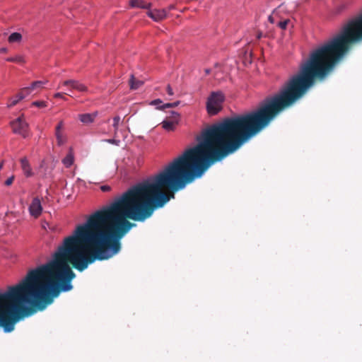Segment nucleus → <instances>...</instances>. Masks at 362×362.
I'll use <instances>...</instances> for the list:
<instances>
[{
	"label": "nucleus",
	"mask_w": 362,
	"mask_h": 362,
	"mask_svg": "<svg viewBox=\"0 0 362 362\" xmlns=\"http://www.w3.org/2000/svg\"><path fill=\"white\" fill-rule=\"evenodd\" d=\"M178 124L177 120H171V121H163L162 122V127L164 129L167 131H173L175 129V127Z\"/></svg>",
	"instance_id": "12"
},
{
	"label": "nucleus",
	"mask_w": 362,
	"mask_h": 362,
	"mask_svg": "<svg viewBox=\"0 0 362 362\" xmlns=\"http://www.w3.org/2000/svg\"><path fill=\"white\" fill-rule=\"evenodd\" d=\"M42 227L45 230H47V228L53 230V228L49 226V223L46 221H42Z\"/></svg>",
	"instance_id": "23"
},
{
	"label": "nucleus",
	"mask_w": 362,
	"mask_h": 362,
	"mask_svg": "<svg viewBox=\"0 0 362 362\" xmlns=\"http://www.w3.org/2000/svg\"><path fill=\"white\" fill-rule=\"evenodd\" d=\"M62 163L66 167H70L74 163V155L69 152L66 156L62 160Z\"/></svg>",
	"instance_id": "14"
},
{
	"label": "nucleus",
	"mask_w": 362,
	"mask_h": 362,
	"mask_svg": "<svg viewBox=\"0 0 362 362\" xmlns=\"http://www.w3.org/2000/svg\"><path fill=\"white\" fill-rule=\"evenodd\" d=\"M47 83V81H37L33 82L30 87H26L23 88V91H28V94H30L33 90L37 89V88H42V86Z\"/></svg>",
	"instance_id": "9"
},
{
	"label": "nucleus",
	"mask_w": 362,
	"mask_h": 362,
	"mask_svg": "<svg viewBox=\"0 0 362 362\" xmlns=\"http://www.w3.org/2000/svg\"><path fill=\"white\" fill-rule=\"evenodd\" d=\"M100 189L103 191V192H109L110 191L111 189V187L109 186V185H102L100 187Z\"/></svg>",
	"instance_id": "25"
},
{
	"label": "nucleus",
	"mask_w": 362,
	"mask_h": 362,
	"mask_svg": "<svg viewBox=\"0 0 362 362\" xmlns=\"http://www.w3.org/2000/svg\"><path fill=\"white\" fill-rule=\"evenodd\" d=\"M171 120H179V117H180V115L178 112H175V111H172L171 112V115L169 117Z\"/></svg>",
	"instance_id": "20"
},
{
	"label": "nucleus",
	"mask_w": 362,
	"mask_h": 362,
	"mask_svg": "<svg viewBox=\"0 0 362 362\" xmlns=\"http://www.w3.org/2000/svg\"><path fill=\"white\" fill-rule=\"evenodd\" d=\"M29 94H28V91H23V88L21 90V92L18 94V97H19V100L24 99L26 96H28Z\"/></svg>",
	"instance_id": "21"
},
{
	"label": "nucleus",
	"mask_w": 362,
	"mask_h": 362,
	"mask_svg": "<svg viewBox=\"0 0 362 362\" xmlns=\"http://www.w3.org/2000/svg\"><path fill=\"white\" fill-rule=\"evenodd\" d=\"M290 22L288 19L281 21L278 23V25L280 28L285 30L287 27L288 23Z\"/></svg>",
	"instance_id": "19"
},
{
	"label": "nucleus",
	"mask_w": 362,
	"mask_h": 362,
	"mask_svg": "<svg viewBox=\"0 0 362 362\" xmlns=\"http://www.w3.org/2000/svg\"><path fill=\"white\" fill-rule=\"evenodd\" d=\"M21 167L24 175L30 177L34 175V172L31 168L30 163L26 157H23L20 160Z\"/></svg>",
	"instance_id": "7"
},
{
	"label": "nucleus",
	"mask_w": 362,
	"mask_h": 362,
	"mask_svg": "<svg viewBox=\"0 0 362 362\" xmlns=\"http://www.w3.org/2000/svg\"><path fill=\"white\" fill-rule=\"evenodd\" d=\"M121 122V118L119 116H115L113 118V127L115 129V132L118 130L119 122Z\"/></svg>",
	"instance_id": "16"
},
{
	"label": "nucleus",
	"mask_w": 362,
	"mask_h": 362,
	"mask_svg": "<svg viewBox=\"0 0 362 362\" xmlns=\"http://www.w3.org/2000/svg\"><path fill=\"white\" fill-rule=\"evenodd\" d=\"M6 60L10 62L24 63L23 57L20 55L13 57H8Z\"/></svg>",
	"instance_id": "15"
},
{
	"label": "nucleus",
	"mask_w": 362,
	"mask_h": 362,
	"mask_svg": "<svg viewBox=\"0 0 362 362\" xmlns=\"http://www.w3.org/2000/svg\"><path fill=\"white\" fill-rule=\"evenodd\" d=\"M8 52V49L6 47H1L0 49V53H6Z\"/></svg>",
	"instance_id": "28"
},
{
	"label": "nucleus",
	"mask_w": 362,
	"mask_h": 362,
	"mask_svg": "<svg viewBox=\"0 0 362 362\" xmlns=\"http://www.w3.org/2000/svg\"><path fill=\"white\" fill-rule=\"evenodd\" d=\"M269 21L272 23H274V19H273V17H272V16H269Z\"/></svg>",
	"instance_id": "29"
},
{
	"label": "nucleus",
	"mask_w": 362,
	"mask_h": 362,
	"mask_svg": "<svg viewBox=\"0 0 362 362\" xmlns=\"http://www.w3.org/2000/svg\"><path fill=\"white\" fill-rule=\"evenodd\" d=\"M129 83H130V88L131 89H137L139 87H141L144 84V81L141 80H138L135 78L134 75H131L130 79H129Z\"/></svg>",
	"instance_id": "13"
},
{
	"label": "nucleus",
	"mask_w": 362,
	"mask_h": 362,
	"mask_svg": "<svg viewBox=\"0 0 362 362\" xmlns=\"http://www.w3.org/2000/svg\"><path fill=\"white\" fill-rule=\"evenodd\" d=\"M14 178H15V177H14L13 175H12V176H11L10 177H8V178L5 181V185H6V186H10V185L13 183V180H14Z\"/></svg>",
	"instance_id": "22"
},
{
	"label": "nucleus",
	"mask_w": 362,
	"mask_h": 362,
	"mask_svg": "<svg viewBox=\"0 0 362 362\" xmlns=\"http://www.w3.org/2000/svg\"><path fill=\"white\" fill-rule=\"evenodd\" d=\"M224 97L221 93H212L211 95L209 97L206 103V108L209 114H217L222 108V103Z\"/></svg>",
	"instance_id": "2"
},
{
	"label": "nucleus",
	"mask_w": 362,
	"mask_h": 362,
	"mask_svg": "<svg viewBox=\"0 0 362 362\" xmlns=\"http://www.w3.org/2000/svg\"><path fill=\"white\" fill-rule=\"evenodd\" d=\"M4 164V160L0 163V170L2 168Z\"/></svg>",
	"instance_id": "31"
},
{
	"label": "nucleus",
	"mask_w": 362,
	"mask_h": 362,
	"mask_svg": "<svg viewBox=\"0 0 362 362\" xmlns=\"http://www.w3.org/2000/svg\"><path fill=\"white\" fill-rule=\"evenodd\" d=\"M23 40V36L20 33H12L8 37V42L10 44L17 43L19 44Z\"/></svg>",
	"instance_id": "11"
},
{
	"label": "nucleus",
	"mask_w": 362,
	"mask_h": 362,
	"mask_svg": "<svg viewBox=\"0 0 362 362\" xmlns=\"http://www.w3.org/2000/svg\"><path fill=\"white\" fill-rule=\"evenodd\" d=\"M262 37V34L259 33L258 35H257V38H260Z\"/></svg>",
	"instance_id": "33"
},
{
	"label": "nucleus",
	"mask_w": 362,
	"mask_h": 362,
	"mask_svg": "<svg viewBox=\"0 0 362 362\" xmlns=\"http://www.w3.org/2000/svg\"><path fill=\"white\" fill-rule=\"evenodd\" d=\"M179 103H180L179 101H177L175 103H165L162 107H160V109L163 110L165 108L174 107H176L177 105H178Z\"/></svg>",
	"instance_id": "17"
},
{
	"label": "nucleus",
	"mask_w": 362,
	"mask_h": 362,
	"mask_svg": "<svg viewBox=\"0 0 362 362\" xmlns=\"http://www.w3.org/2000/svg\"><path fill=\"white\" fill-rule=\"evenodd\" d=\"M174 8V6L173 5H170L169 7H168V10H172Z\"/></svg>",
	"instance_id": "30"
},
{
	"label": "nucleus",
	"mask_w": 362,
	"mask_h": 362,
	"mask_svg": "<svg viewBox=\"0 0 362 362\" xmlns=\"http://www.w3.org/2000/svg\"><path fill=\"white\" fill-rule=\"evenodd\" d=\"M205 72H206V74H209L210 70H209V69H206V70H205Z\"/></svg>",
	"instance_id": "32"
},
{
	"label": "nucleus",
	"mask_w": 362,
	"mask_h": 362,
	"mask_svg": "<svg viewBox=\"0 0 362 362\" xmlns=\"http://www.w3.org/2000/svg\"><path fill=\"white\" fill-rule=\"evenodd\" d=\"M33 105L37 107H47V103L45 101H35L32 103Z\"/></svg>",
	"instance_id": "18"
},
{
	"label": "nucleus",
	"mask_w": 362,
	"mask_h": 362,
	"mask_svg": "<svg viewBox=\"0 0 362 362\" xmlns=\"http://www.w3.org/2000/svg\"><path fill=\"white\" fill-rule=\"evenodd\" d=\"M64 127V122L61 121L57 125L55 128V136L57 139V142L58 146L64 145L66 141V136L63 134L62 129Z\"/></svg>",
	"instance_id": "5"
},
{
	"label": "nucleus",
	"mask_w": 362,
	"mask_h": 362,
	"mask_svg": "<svg viewBox=\"0 0 362 362\" xmlns=\"http://www.w3.org/2000/svg\"><path fill=\"white\" fill-rule=\"evenodd\" d=\"M11 127L14 134L21 135L23 138L29 136V124L22 115L15 120L11 122Z\"/></svg>",
	"instance_id": "3"
},
{
	"label": "nucleus",
	"mask_w": 362,
	"mask_h": 362,
	"mask_svg": "<svg viewBox=\"0 0 362 362\" xmlns=\"http://www.w3.org/2000/svg\"><path fill=\"white\" fill-rule=\"evenodd\" d=\"M166 90H167V93H168V94L169 95H170V96H173V95L174 93H173V89H172V88L170 87V85H168V86H167V88H166Z\"/></svg>",
	"instance_id": "26"
},
{
	"label": "nucleus",
	"mask_w": 362,
	"mask_h": 362,
	"mask_svg": "<svg viewBox=\"0 0 362 362\" xmlns=\"http://www.w3.org/2000/svg\"><path fill=\"white\" fill-rule=\"evenodd\" d=\"M97 115L98 112H94L93 113H86L79 115L78 118L82 123L87 124L93 122Z\"/></svg>",
	"instance_id": "8"
},
{
	"label": "nucleus",
	"mask_w": 362,
	"mask_h": 362,
	"mask_svg": "<svg viewBox=\"0 0 362 362\" xmlns=\"http://www.w3.org/2000/svg\"><path fill=\"white\" fill-rule=\"evenodd\" d=\"M42 210L40 199L38 197L33 198L28 207L30 215L35 218H37L41 215Z\"/></svg>",
	"instance_id": "4"
},
{
	"label": "nucleus",
	"mask_w": 362,
	"mask_h": 362,
	"mask_svg": "<svg viewBox=\"0 0 362 362\" xmlns=\"http://www.w3.org/2000/svg\"><path fill=\"white\" fill-rule=\"evenodd\" d=\"M60 86L66 87L68 92L55 93L54 97L56 98H62L63 100H66L64 94L73 96L71 93H72L74 90H76L80 93H86L88 91V87L84 83L75 79H68L62 81L58 86V88H60Z\"/></svg>",
	"instance_id": "1"
},
{
	"label": "nucleus",
	"mask_w": 362,
	"mask_h": 362,
	"mask_svg": "<svg viewBox=\"0 0 362 362\" xmlns=\"http://www.w3.org/2000/svg\"><path fill=\"white\" fill-rule=\"evenodd\" d=\"M130 6L134 8H150L151 4L146 3L144 0H130Z\"/></svg>",
	"instance_id": "10"
},
{
	"label": "nucleus",
	"mask_w": 362,
	"mask_h": 362,
	"mask_svg": "<svg viewBox=\"0 0 362 362\" xmlns=\"http://www.w3.org/2000/svg\"><path fill=\"white\" fill-rule=\"evenodd\" d=\"M16 98H16L15 100H13L11 103L8 104V105H7V106H8V107H12V106H14V105H16L18 103V101H19L20 100H19V97H18V95H16Z\"/></svg>",
	"instance_id": "24"
},
{
	"label": "nucleus",
	"mask_w": 362,
	"mask_h": 362,
	"mask_svg": "<svg viewBox=\"0 0 362 362\" xmlns=\"http://www.w3.org/2000/svg\"><path fill=\"white\" fill-rule=\"evenodd\" d=\"M110 143H113V140H109L108 141Z\"/></svg>",
	"instance_id": "34"
},
{
	"label": "nucleus",
	"mask_w": 362,
	"mask_h": 362,
	"mask_svg": "<svg viewBox=\"0 0 362 362\" xmlns=\"http://www.w3.org/2000/svg\"><path fill=\"white\" fill-rule=\"evenodd\" d=\"M161 103H162V101L160 99H156V100H154L151 101L150 103V104L151 105H156L160 104Z\"/></svg>",
	"instance_id": "27"
},
{
	"label": "nucleus",
	"mask_w": 362,
	"mask_h": 362,
	"mask_svg": "<svg viewBox=\"0 0 362 362\" xmlns=\"http://www.w3.org/2000/svg\"><path fill=\"white\" fill-rule=\"evenodd\" d=\"M147 15L155 21H160L165 19L167 16L165 9H154L148 11Z\"/></svg>",
	"instance_id": "6"
}]
</instances>
